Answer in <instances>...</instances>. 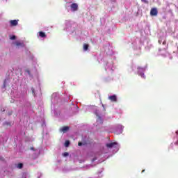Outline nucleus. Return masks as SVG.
I'll list each match as a JSON object with an SVG mask.
<instances>
[{"instance_id": "nucleus-1", "label": "nucleus", "mask_w": 178, "mask_h": 178, "mask_svg": "<svg viewBox=\"0 0 178 178\" xmlns=\"http://www.w3.org/2000/svg\"><path fill=\"white\" fill-rule=\"evenodd\" d=\"M70 8H71V10L72 12H76V11H77L79 10V5L77 3H73L71 5Z\"/></svg>"}, {"instance_id": "nucleus-2", "label": "nucleus", "mask_w": 178, "mask_h": 178, "mask_svg": "<svg viewBox=\"0 0 178 178\" xmlns=\"http://www.w3.org/2000/svg\"><path fill=\"white\" fill-rule=\"evenodd\" d=\"M151 16H158V10L155 8H153L150 10Z\"/></svg>"}, {"instance_id": "nucleus-3", "label": "nucleus", "mask_w": 178, "mask_h": 178, "mask_svg": "<svg viewBox=\"0 0 178 178\" xmlns=\"http://www.w3.org/2000/svg\"><path fill=\"white\" fill-rule=\"evenodd\" d=\"M10 24L12 27H15L19 24V19H14L10 21Z\"/></svg>"}, {"instance_id": "nucleus-4", "label": "nucleus", "mask_w": 178, "mask_h": 178, "mask_svg": "<svg viewBox=\"0 0 178 178\" xmlns=\"http://www.w3.org/2000/svg\"><path fill=\"white\" fill-rule=\"evenodd\" d=\"M108 99L111 101V102H118V97L115 95H111L108 97Z\"/></svg>"}, {"instance_id": "nucleus-5", "label": "nucleus", "mask_w": 178, "mask_h": 178, "mask_svg": "<svg viewBox=\"0 0 178 178\" xmlns=\"http://www.w3.org/2000/svg\"><path fill=\"white\" fill-rule=\"evenodd\" d=\"M116 145H118V143L113 142V143H107L106 145V147H107V148H113V147H116Z\"/></svg>"}, {"instance_id": "nucleus-6", "label": "nucleus", "mask_w": 178, "mask_h": 178, "mask_svg": "<svg viewBox=\"0 0 178 178\" xmlns=\"http://www.w3.org/2000/svg\"><path fill=\"white\" fill-rule=\"evenodd\" d=\"M69 129L70 128L67 126L63 127L60 129V131H61L62 133H67V131H69Z\"/></svg>"}, {"instance_id": "nucleus-7", "label": "nucleus", "mask_w": 178, "mask_h": 178, "mask_svg": "<svg viewBox=\"0 0 178 178\" xmlns=\"http://www.w3.org/2000/svg\"><path fill=\"white\" fill-rule=\"evenodd\" d=\"M14 44H15L17 47H22V48H23V47H24V43H23V42H14Z\"/></svg>"}, {"instance_id": "nucleus-8", "label": "nucleus", "mask_w": 178, "mask_h": 178, "mask_svg": "<svg viewBox=\"0 0 178 178\" xmlns=\"http://www.w3.org/2000/svg\"><path fill=\"white\" fill-rule=\"evenodd\" d=\"M39 36H40L41 38H45L47 37V34H45L44 32L40 31L39 32Z\"/></svg>"}, {"instance_id": "nucleus-9", "label": "nucleus", "mask_w": 178, "mask_h": 178, "mask_svg": "<svg viewBox=\"0 0 178 178\" xmlns=\"http://www.w3.org/2000/svg\"><path fill=\"white\" fill-rule=\"evenodd\" d=\"M88 47H89L88 44H83V50L88 51Z\"/></svg>"}, {"instance_id": "nucleus-10", "label": "nucleus", "mask_w": 178, "mask_h": 178, "mask_svg": "<svg viewBox=\"0 0 178 178\" xmlns=\"http://www.w3.org/2000/svg\"><path fill=\"white\" fill-rule=\"evenodd\" d=\"M70 145V141L66 140L65 143V147H69Z\"/></svg>"}, {"instance_id": "nucleus-11", "label": "nucleus", "mask_w": 178, "mask_h": 178, "mask_svg": "<svg viewBox=\"0 0 178 178\" xmlns=\"http://www.w3.org/2000/svg\"><path fill=\"white\" fill-rule=\"evenodd\" d=\"M17 168H18V169L23 168V163H18Z\"/></svg>"}, {"instance_id": "nucleus-12", "label": "nucleus", "mask_w": 178, "mask_h": 178, "mask_svg": "<svg viewBox=\"0 0 178 178\" xmlns=\"http://www.w3.org/2000/svg\"><path fill=\"white\" fill-rule=\"evenodd\" d=\"M10 40H16V35H10Z\"/></svg>"}, {"instance_id": "nucleus-13", "label": "nucleus", "mask_w": 178, "mask_h": 178, "mask_svg": "<svg viewBox=\"0 0 178 178\" xmlns=\"http://www.w3.org/2000/svg\"><path fill=\"white\" fill-rule=\"evenodd\" d=\"M6 87V80L4 81L3 88H5Z\"/></svg>"}, {"instance_id": "nucleus-14", "label": "nucleus", "mask_w": 178, "mask_h": 178, "mask_svg": "<svg viewBox=\"0 0 178 178\" xmlns=\"http://www.w3.org/2000/svg\"><path fill=\"white\" fill-rule=\"evenodd\" d=\"M63 156H69V153L68 152H65L63 154Z\"/></svg>"}, {"instance_id": "nucleus-15", "label": "nucleus", "mask_w": 178, "mask_h": 178, "mask_svg": "<svg viewBox=\"0 0 178 178\" xmlns=\"http://www.w3.org/2000/svg\"><path fill=\"white\" fill-rule=\"evenodd\" d=\"M143 3H148V1L147 0H141Z\"/></svg>"}, {"instance_id": "nucleus-16", "label": "nucleus", "mask_w": 178, "mask_h": 178, "mask_svg": "<svg viewBox=\"0 0 178 178\" xmlns=\"http://www.w3.org/2000/svg\"><path fill=\"white\" fill-rule=\"evenodd\" d=\"M78 145H79V147H81V145H83V143L79 142Z\"/></svg>"}, {"instance_id": "nucleus-17", "label": "nucleus", "mask_w": 178, "mask_h": 178, "mask_svg": "<svg viewBox=\"0 0 178 178\" xmlns=\"http://www.w3.org/2000/svg\"><path fill=\"white\" fill-rule=\"evenodd\" d=\"M97 161L96 157L93 158V159L92 160V162H94V161Z\"/></svg>"}, {"instance_id": "nucleus-18", "label": "nucleus", "mask_w": 178, "mask_h": 178, "mask_svg": "<svg viewBox=\"0 0 178 178\" xmlns=\"http://www.w3.org/2000/svg\"><path fill=\"white\" fill-rule=\"evenodd\" d=\"M166 44V41L163 42V45H165Z\"/></svg>"}, {"instance_id": "nucleus-19", "label": "nucleus", "mask_w": 178, "mask_h": 178, "mask_svg": "<svg viewBox=\"0 0 178 178\" xmlns=\"http://www.w3.org/2000/svg\"><path fill=\"white\" fill-rule=\"evenodd\" d=\"M12 113H13L12 111L9 112V113H8L9 116H10V115H12Z\"/></svg>"}, {"instance_id": "nucleus-20", "label": "nucleus", "mask_w": 178, "mask_h": 178, "mask_svg": "<svg viewBox=\"0 0 178 178\" xmlns=\"http://www.w3.org/2000/svg\"><path fill=\"white\" fill-rule=\"evenodd\" d=\"M145 172V170H142V173H144Z\"/></svg>"}, {"instance_id": "nucleus-21", "label": "nucleus", "mask_w": 178, "mask_h": 178, "mask_svg": "<svg viewBox=\"0 0 178 178\" xmlns=\"http://www.w3.org/2000/svg\"><path fill=\"white\" fill-rule=\"evenodd\" d=\"M31 149H32V151H34V147H31Z\"/></svg>"}, {"instance_id": "nucleus-22", "label": "nucleus", "mask_w": 178, "mask_h": 178, "mask_svg": "<svg viewBox=\"0 0 178 178\" xmlns=\"http://www.w3.org/2000/svg\"><path fill=\"white\" fill-rule=\"evenodd\" d=\"M141 76H142V77H144V74H141Z\"/></svg>"}, {"instance_id": "nucleus-23", "label": "nucleus", "mask_w": 178, "mask_h": 178, "mask_svg": "<svg viewBox=\"0 0 178 178\" xmlns=\"http://www.w3.org/2000/svg\"><path fill=\"white\" fill-rule=\"evenodd\" d=\"M1 112H5V110L4 109H3V110L1 109Z\"/></svg>"}, {"instance_id": "nucleus-24", "label": "nucleus", "mask_w": 178, "mask_h": 178, "mask_svg": "<svg viewBox=\"0 0 178 178\" xmlns=\"http://www.w3.org/2000/svg\"><path fill=\"white\" fill-rule=\"evenodd\" d=\"M138 69H141V67H138Z\"/></svg>"}, {"instance_id": "nucleus-25", "label": "nucleus", "mask_w": 178, "mask_h": 178, "mask_svg": "<svg viewBox=\"0 0 178 178\" xmlns=\"http://www.w3.org/2000/svg\"><path fill=\"white\" fill-rule=\"evenodd\" d=\"M159 44H161V41H159Z\"/></svg>"}, {"instance_id": "nucleus-26", "label": "nucleus", "mask_w": 178, "mask_h": 178, "mask_svg": "<svg viewBox=\"0 0 178 178\" xmlns=\"http://www.w3.org/2000/svg\"><path fill=\"white\" fill-rule=\"evenodd\" d=\"M32 91H33V92H34V90H33Z\"/></svg>"}]
</instances>
